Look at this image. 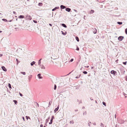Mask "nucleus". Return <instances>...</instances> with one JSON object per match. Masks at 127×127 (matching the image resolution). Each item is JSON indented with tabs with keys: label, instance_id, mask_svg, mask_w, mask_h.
<instances>
[{
	"label": "nucleus",
	"instance_id": "obj_1",
	"mask_svg": "<svg viewBox=\"0 0 127 127\" xmlns=\"http://www.w3.org/2000/svg\"><path fill=\"white\" fill-rule=\"evenodd\" d=\"M25 18L26 20H30L32 19L31 17L29 15H27Z\"/></svg>",
	"mask_w": 127,
	"mask_h": 127
},
{
	"label": "nucleus",
	"instance_id": "obj_2",
	"mask_svg": "<svg viewBox=\"0 0 127 127\" xmlns=\"http://www.w3.org/2000/svg\"><path fill=\"white\" fill-rule=\"evenodd\" d=\"M111 74H113L114 76H116L117 75V72L114 70H111L110 72Z\"/></svg>",
	"mask_w": 127,
	"mask_h": 127
},
{
	"label": "nucleus",
	"instance_id": "obj_3",
	"mask_svg": "<svg viewBox=\"0 0 127 127\" xmlns=\"http://www.w3.org/2000/svg\"><path fill=\"white\" fill-rule=\"evenodd\" d=\"M55 118L54 117V116H52V117L51 118L50 122L49 123V124L50 125H51L52 124V123L53 121V119H54Z\"/></svg>",
	"mask_w": 127,
	"mask_h": 127
},
{
	"label": "nucleus",
	"instance_id": "obj_4",
	"mask_svg": "<svg viewBox=\"0 0 127 127\" xmlns=\"http://www.w3.org/2000/svg\"><path fill=\"white\" fill-rule=\"evenodd\" d=\"M125 121H126V120ZM125 122L122 119H120L118 121V123H119L120 124H124Z\"/></svg>",
	"mask_w": 127,
	"mask_h": 127
},
{
	"label": "nucleus",
	"instance_id": "obj_5",
	"mask_svg": "<svg viewBox=\"0 0 127 127\" xmlns=\"http://www.w3.org/2000/svg\"><path fill=\"white\" fill-rule=\"evenodd\" d=\"M124 38V37L123 36H120L118 38V39L119 41H122Z\"/></svg>",
	"mask_w": 127,
	"mask_h": 127
},
{
	"label": "nucleus",
	"instance_id": "obj_6",
	"mask_svg": "<svg viewBox=\"0 0 127 127\" xmlns=\"http://www.w3.org/2000/svg\"><path fill=\"white\" fill-rule=\"evenodd\" d=\"M65 10L66 11L68 12H70L71 11V9L68 7H66Z\"/></svg>",
	"mask_w": 127,
	"mask_h": 127
},
{
	"label": "nucleus",
	"instance_id": "obj_7",
	"mask_svg": "<svg viewBox=\"0 0 127 127\" xmlns=\"http://www.w3.org/2000/svg\"><path fill=\"white\" fill-rule=\"evenodd\" d=\"M60 8L61 9L65 8H66V6L63 5H62L60 6Z\"/></svg>",
	"mask_w": 127,
	"mask_h": 127
},
{
	"label": "nucleus",
	"instance_id": "obj_8",
	"mask_svg": "<svg viewBox=\"0 0 127 127\" xmlns=\"http://www.w3.org/2000/svg\"><path fill=\"white\" fill-rule=\"evenodd\" d=\"M41 74L40 73H39L37 75V76L39 79H41L42 78V76H41Z\"/></svg>",
	"mask_w": 127,
	"mask_h": 127
},
{
	"label": "nucleus",
	"instance_id": "obj_9",
	"mask_svg": "<svg viewBox=\"0 0 127 127\" xmlns=\"http://www.w3.org/2000/svg\"><path fill=\"white\" fill-rule=\"evenodd\" d=\"M59 7L58 6L56 7H55L54 8H53L52 9V11H55L57 9H59Z\"/></svg>",
	"mask_w": 127,
	"mask_h": 127
},
{
	"label": "nucleus",
	"instance_id": "obj_10",
	"mask_svg": "<svg viewBox=\"0 0 127 127\" xmlns=\"http://www.w3.org/2000/svg\"><path fill=\"white\" fill-rule=\"evenodd\" d=\"M59 107V106L58 105V106L57 107V108H55L54 110V112L55 113L58 110Z\"/></svg>",
	"mask_w": 127,
	"mask_h": 127
},
{
	"label": "nucleus",
	"instance_id": "obj_11",
	"mask_svg": "<svg viewBox=\"0 0 127 127\" xmlns=\"http://www.w3.org/2000/svg\"><path fill=\"white\" fill-rule=\"evenodd\" d=\"M1 68L2 70L4 71H7V70L6 68L3 66H2L1 67Z\"/></svg>",
	"mask_w": 127,
	"mask_h": 127
},
{
	"label": "nucleus",
	"instance_id": "obj_12",
	"mask_svg": "<svg viewBox=\"0 0 127 127\" xmlns=\"http://www.w3.org/2000/svg\"><path fill=\"white\" fill-rule=\"evenodd\" d=\"M50 116H49L48 117V118L46 119V124H45L46 126H47L46 124L49 121V120L50 119Z\"/></svg>",
	"mask_w": 127,
	"mask_h": 127
},
{
	"label": "nucleus",
	"instance_id": "obj_13",
	"mask_svg": "<svg viewBox=\"0 0 127 127\" xmlns=\"http://www.w3.org/2000/svg\"><path fill=\"white\" fill-rule=\"evenodd\" d=\"M61 26H62L63 27H64V28H66L67 27L66 25L64 24V23L61 24Z\"/></svg>",
	"mask_w": 127,
	"mask_h": 127
},
{
	"label": "nucleus",
	"instance_id": "obj_14",
	"mask_svg": "<svg viewBox=\"0 0 127 127\" xmlns=\"http://www.w3.org/2000/svg\"><path fill=\"white\" fill-rule=\"evenodd\" d=\"M25 18V16L24 15H20L19 16V18Z\"/></svg>",
	"mask_w": 127,
	"mask_h": 127
},
{
	"label": "nucleus",
	"instance_id": "obj_15",
	"mask_svg": "<svg viewBox=\"0 0 127 127\" xmlns=\"http://www.w3.org/2000/svg\"><path fill=\"white\" fill-rule=\"evenodd\" d=\"M35 63H36L35 62V61H34L32 62L31 63V65L32 66L33 64H35Z\"/></svg>",
	"mask_w": 127,
	"mask_h": 127
},
{
	"label": "nucleus",
	"instance_id": "obj_16",
	"mask_svg": "<svg viewBox=\"0 0 127 127\" xmlns=\"http://www.w3.org/2000/svg\"><path fill=\"white\" fill-rule=\"evenodd\" d=\"M93 32L94 34H95L97 32V30L95 29H94L93 30Z\"/></svg>",
	"mask_w": 127,
	"mask_h": 127
},
{
	"label": "nucleus",
	"instance_id": "obj_17",
	"mask_svg": "<svg viewBox=\"0 0 127 127\" xmlns=\"http://www.w3.org/2000/svg\"><path fill=\"white\" fill-rule=\"evenodd\" d=\"M94 12V10H91L90 12V14H92Z\"/></svg>",
	"mask_w": 127,
	"mask_h": 127
},
{
	"label": "nucleus",
	"instance_id": "obj_18",
	"mask_svg": "<svg viewBox=\"0 0 127 127\" xmlns=\"http://www.w3.org/2000/svg\"><path fill=\"white\" fill-rule=\"evenodd\" d=\"M61 32H62V34L64 35H65L67 33L66 32H64L63 31H61Z\"/></svg>",
	"mask_w": 127,
	"mask_h": 127
},
{
	"label": "nucleus",
	"instance_id": "obj_19",
	"mask_svg": "<svg viewBox=\"0 0 127 127\" xmlns=\"http://www.w3.org/2000/svg\"><path fill=\"white\" fill-rule=\"evenodd\" d=\"M38 5L40 6H41L43 5V3L42 2H39L38 3Z\"/></svg>",
	"mask_w": 127,
	"mask_h": 127
},
{
	"label": "nucleus",
	"instance_id": "obj_20",
	"mask_svg": "<svg viewBox=\"0 0 127 127\" xmlns=\"http://www.w3.org/2000/svg\"><path fill=\"white\" fill-rule=\"evenodd\" d=\"M75 38L76 39L78 42H79V38L77 36H76Z\"/></svg>",
	"mask_w": 127,
	"mask_h": 127
},
{
	"label": "nucleus",
	"instance_id": "obj_21",
	"mask_svg": "<svg viewBox=\"0 0 127 127\" xmlns=\"http://www.w3.org/2000/svg\"><path fill=\"white\" fill-rule=\"evenodd\" d=\"M117 24L120 25H122V22H117Z\"/></svg>",
	"mask_w": 127,
	"mask_h": 127
},
{
	"label": "nucleus",
	"instance_id": "obj_22",
	"mask_svg": "<svg viewBox=\"0 0 127 127\" xmlns=\"http://www.w3.org/2000/svg\"><path fill=\"white\" fill-rule=\"evenodd\" d=\"M32 75H30L29 76V81L32 78Z\"/></svg>",
	"mask_w": 127,
	"mask_h": 127
},
{
	"label": "nucleus",
	"instance_id": "obj_23",
	"mask_svg": "<svg viewBox=\"0 0 127 127\" xmlns=\"http://www.w3.org/2000/svg\"><path fill=\"white\" fill-rule=\"evenodd\" d=\"M2 20L5 22H7L8 21L6 19H2Z\"/></svg>",
	"mask_w": 127,
	"mask_h": 127
},
{
	"label": "nucleus",
	"instance_id": "obj_24",
	"mask_svg": "<svg viewBox=\"0 0 127 127\" xmlns=\"http://www.w3.org/2000/svg\"><path fill=\"white\" fill-rule=\"evenodd\" d=\"M20 73L24 75H25L26 74V73L25 72H21Z\"/></svg>",
	"mask_w": 127,
	"mask_h": 127
},
{
	"label": "nucleus",
	"instance_id": "obj_25",
	"mask_svg": "<svg viewBox=\"0 0 127 127\" xmlns=\"http://www.w3.org/2000/svg\"><path fill=\"white\" fill-rule=\"evenodd\" d=\"M13 101L14 102L15 104H17V103L18 102L17 101L15 100H13Z\"/></svg>",
	"mask_w": 127,
	"mask_h": 127
},
{
	"label": "nucleus",
	"instance_id": "obj_26",
	"mask_svg": "<svg viewBox=\"0 0 127 127\" xmlns=\"http://www.w3.org/2000/svg\"><path fill=\"white\" fill-rule=\"evenodd\" d=\"M8 86L9 88H12L11 84L10 83H8Z\"/></svg>",
	"mask_w": 127,
	"mask_h": 127
},
{
	"label": "nucleus",
	"instance_id": "obj_27",
	"mask_svg": "<svg viewBox=\"0 0 127 127\" xmlns=\"http://www.w3.org/2000/svg\"><path fill=\"white\" fill-rule=\"evenodd\" d=\"M16 61L17 62V65H18V63L20 62V61H19L17 59H16Z\"/></svg>",
	"mask_w": 127,
	"mask_h": 127
},
{
	"label": "nucleus",
	"instance_id": "obj_28",
	"mask_svg": "<svg viewBox=\"0 0 127 127\" xmlns=\"http://www.w3.org/2000/svg\"><path fill=\"white\" fill-rule=\"evenodd\" d=\"M41 63V61L40 60H39L38 62V64L40 66H41V65H40Z\"/></svg>",
	"mask_w": 127,
	"mask_h": 127
},
{
	"label": "nucleus",
	"instance_id": "obj_29",
	"mask_svg": "<svg viewBox=\"0 0 127 127\" xmlns=\"http://www.w3.org/2000/svg\"><path fill=\"white\" fill-rule=\"evenodd\" d=\"M83 73L84 74H87V72L86 71H84L83 72Z\"/></svg>",
	"mask_w": 127,
	"mask_h": 127
},
{
	"label": "nucleus",
	"instance_id": "obj_30",
	"mask_svg": "<svg viewBox=\"0 0 127 127\" xmlns=\"http://www.w3.org/2000/svg\"><path fill=\"white\" fill-rule=\"evenodd\" d=\"M41 69H45V67L43 65H41Z\"/></svg>",
	"mask_w": 127,
	"mask_h": 127
},
{
	"label": "nucleus",
	"instance_id": "obj_31",
	"mask_svg": "<svg viewBox=\"0 0 127 127\" xmlns=\"http://www.w3.org/2000/svg\"><path fill=\"white\" fill-rule=\"evenodd\" d=\"M81 75V74H80L79 75H78V76H76V77L75 78L76 79H78L80 76Z\"/></svg>",
	"mask_w": 127,
	"mask_h": 127
},
{
	"label": "nucleus",
	"instance_id": "obj_32",
	"mask_svg": "<svg viewBox=\"0 0 127 127\" xmlns=\"http://www.w3.org/2000/svg\"><path fill=\"white\" fill-rule=\"evenodd\" d=\"M100 126L101 127H104V125L103 123H101Z\"/></svg>",
	"mask_w": 127,
	"mask_h": 127
},
{
	"label": "nucleus",
	"instance_id": "obj_33",
	"mask_svg": "<svg viewBox=\"0 0 127 127\" xmlns=\"http://www.w3.org/2000/svg\"><path fill=\"white\" fill-rule=\"evenodd\" d=\"M56 88H57V86L56 85H55L54 89V90H56Z\"/></svg>",
	"mask_w": 127,
	"mask_h": 127
},
{
	"label": "nucleus",
	"instance_id": "obj_34",
	"mask_svg": "<svg viewBox=\"0 0 127 127\" xmlns=\"http://www.w3.org/2000/svg\"><path fill=\"white\" fill-rule=\"evenodd\" d=\"M26 119L27 120H28V118L30 119V117H29V116H26Z\"/></svg>",
	"mask_w": 127,
	"mask_h": 127
},
{
	"label": "nucleus",
	"instance_id": "obj_35",
	"mask_svg": "<svg viewBox=\"0 0 127 127\" xmlns=\"http://www.w3.org/2000/svg\"><path fill=\"white\" fill-rule=\"evenodd\" d=\"M102 104L105 106H106V103L105 102H103H103Z\"/></svg>",
	"mask_w": 127,
	"mask_h": 127
},
{
	"label": "nucleus",
	"instance_id": "obj_36",
	"mask_svg": "<svg viewBox=\"0 0 127 127\" xmlns=\"http://www.w3.org/2000/svg\"><path fill=\"white\" fill-rule=\"evenodd\" d=\"M127 63V62H126V61L125 62H123V64H124L125 65H126Z\"/></svg>",
	"mask_w": 127,
	"mask_h": 127
},
{
	"label": "nucleus",
	"instance_id": "obj_37",
	"mask_svg": "<svg viewBox=\"0 0 127 127\" xmlns=\"http://www.w3.org/2000/svg\"><path fill=\"white\" fill-rule=\"evenodd\" d=\"M125 32L126 34H127V28H126L125 29Z\"/></svg>",
	"mask_w": 127,
	"mask_h": 127
},
{
	"label": "nucleus",
	"instance_id": "obj_38",
	"mask_svg": "<svg viewBox=\"0 0 127 127\" xmlns=\"http://www.w3.org/2000/svg\"><path fill=\"white\" fill-rule=\"evenodd\" d=\"M91 124V122H89L88 123V126L90 127L91 126L90 125Z\"/></svg>",
	"mask_w": 127,
	"mask_h": 127
},
{
	"label": "nucleus",
	"instance_id": "obj_39",
	"mask_svg": "<svg viewBox=\"0 0 127 127\" xmlns=\"http://www.w3.org/2000/svg\"><path fill=\"white\" fill-rule=\"evenodd\" d=\"M70 124H73L74 123V122L73 121H71L70 122Z\"/></svg>",
	"mask_w": 127,
	"mask_h": 127
},
{
	"label": "nucleus",
	"instance_id": "obj_40",
	"mask_svg": "<svg viewBox=\"0 0 127 127\" xmlns=\"http://www.w3.org/2000/svg\"><path fill=\"white\" fill-rule=\"evenodd\" d=\"M125 80L127 81V76H125Z\"/></svg>",
	"mask_w": 127,
	"mask_h": 127
},
{
	"label": "nucleus",
	"instance_id": "obj_41",
	"mask_svg": "<svg viewBox=\"0 0 127 127\" xmlns=\"http://www.w3.org/2000/svg\"><path fill=\"white\" fill-rule=\"evenodd\" d=\"M86 112L85 111V112H84L83 113V115H86Z\"/></svg>",
	"mask_w": 127,
	"mask_h": 127
},
{
	"label": "nucleus",
	"instance_id": "obj_42",
	"mask_svg": "<svg viewBox=\"0 0 127 127\" xmlns=\"http://www.w3.org/2000/svg\"><path fill=\"white\" fill-rule=\"evenodd\" d=\"M73 60L74 59H72L70 60L69 61V62H72L73 61Z\"/></svg>",
	"mask_w": 127,
	"mask_h": 127
},
{
	"label": "nucleus",
	"instance_id": "obj_43",
	"mask_svg": "<svg viewBox=\"0 0 127 127\" xmlns=\"http://www.w3.org/2000/svg\"><path fill=\"white\" fill-rule=\"evenodd\" d=\"M79 47L77 46V48L76 49V50H77V51H79Z\"/></svg>",
	"mask_w": 127,
	"mask_h": 127
},
{
	"label": "nucleus",
	"instance_id": "obj_44",
	"mask_svg": "<svg viewBox=\"0 0 127 127\" xmlns=\"http://www.w3.org/2000/svg\"><path fill=\"white\" fill-rule=\"evenodd\" d=\"M19 94L21 96H23L22 94L21 93H20V92L19 93Z\"/></svg>",
	"mask_w": 127,
	"mask_h": 127
},
{
	"label": "nucleus",
	"instance_id": "obj_45",
	"mask_svg": "<svg viewBox=\"0 0 127 127\" xmlns=\"http://www.w3.org/2000/svg\"><path fill=\"white\" fill-rule=\"evenodd\" d=\"M33 21L35 23H37V21L36 20H34Z\"/></svg>",
	"mask_w": 127,
	"mask_h": 127
},
{
	"label": "nucleus",
	"instance_id": "obj_46",
	"mask_svg": "<svg viewBox=\"0 0 127 127\" xmlns=\"http://www.w3.org/2000/svg\"><path fill=\"white\" fill-rule=\"evenodd\" d=\"M59 67H60L61 66V64L60 63H59Z\"/></svg>",
	"mask_w": 127,
	"mask_h": 127
},
{
	"label": "nucleus",
	"instance_id": "obj_47",
	"mask_svg": "<svg viewBox=\"0 0 127 127\" xmlns=\"http://www.w3.org/2000/svg\"><path fill=\"white\" fill-rule=\"evenodd\" d=\"M22 118L23 120L24 121H25V118H24V117H23Z\"/></svg>",
	"mask_w": 127,
	"mask_h": 127
},
{
	"label": "nucleus",
	"instance_id": "obj_48",
	"mask_svg": "<svg viewBox=\"0 0 127 127\" xmlns=\"http://www.w3.org/2000/svg\"><path fill=\"white\" fill-rule=\"evenodd\" d=\"M73 10H74L75 12H78V11H77V10H76V9H74Z\"/></svg>",
	"mask_w": 127,
	"mask_h": 127
},
{
	"label": "nucleus",
	"instance_id": "obj_49",
	"mask_svg": "<svg viewBox=\"0 0 127 127\" xmlns=\"http://www.w3.org/2000/svg\"><path fill=\"white\" fill-rule=\"evenodd\" d=\"M40 127H43V125L42 124H41L40 125Z\"/></svg>",
	"mask_w": 127,
	"mask_h": 127
},
{
	"label": "nucleus",
	"instance_id": "obj_50",
	"mask_svg": "<svg viewBox=\"0 0 127 127\" xmlns=\"http://www.w3.org/2000/svg\"><path fill=\"white\" fill-rule=\"evenodd\" d=\"M36 105L37 106H38V107H39V104L37 103H36Z\"/></svg>",
	"mask_w": 127,
	"mask_h": 127
},
{
	"label": "nucleus",
	"instance_id": "obj_51",
	"mask_svg": "<svg viewBox=\"0 0 127 127\" xmlns=\"http://www.w3.org/2000/svg\"><path fill=\"white\" fill-rule=\"evenodd\" d=\"M82 103V101H81L79 103V104H80V103Z\"/></svg>",
	"mask_w": 127,
	"mask_h": 127
},
{
	"label": "nucleus",
	"instance_id": "obj_52",
	"mask_svg": "<svg viewBox=\"0 0 127 127\" xmlns=\"http://www.w3.org/2000/svg\"><path fill=\"white\" fill-rule=\"evenodd\" d=\"M13 13L14 14H15L16 13V12H15L14 11L13 12Z\"/></svg>",
	"mask_w": 127,
	"mask_h": 127
},
{
	"label": "nucleus",
	"instance_id": "obj_53",
	"mask_svg": "<svg viewBox=\"0 0 127 127\" xmlns=\"http://www.w3.org/2000/svg\"><path fill=\"white\" fill-rule=\"evenodd\" d=\"M49 25L50 26H52V25L51 24H49Z\"/></svg>",
	"mask_w": 127,
	"mask_h": 127
},
{
	"label": "nucleus",
	"instance_id": "obj_54",
	"mask_svg": "<svg viewBox=\"0 0 127 127\" xmlns=\"http://www.w3.org/2000/svg\"><path fill=\"white\" fill-rule=\"evenodd\" d=\"M119 127L117 125V124H116V127Z\"/></svg>",
	"mask_w": 127,
	"mask_h": 127
},
{
	"label": "nucleus",
	"instance_id": "obj_55",
	"mask_svg": "<svg viewBox=\"0 0 127 127\" xmlns=\"http://www.w3.org/2000/svg\"><path fill=\"white\" fill-rule=\"evenodd\" d=\"M93 124L94 125H96V123H93Z\"/></svg>",
	"mask_w": 127,
	"mask_h": 127
},
{
	"label": "nucleus",
	"instance_id": "obj_56",
	"mask_svg": "<svg viewBox=\"0 0 127 127\" xmlns=\"http://www.w3.org/2000/svg\"><path fill=\"white\" fill-rule=\"evenodd\" d=\"M51 104V103H50V102H49V105H50Z\"/></svg>",
	"mask_w": 127,
	"mask_h": 127
},
{
	"label": "nucleus",
	"instance_id": "obj_57",
	"mask_svg": "<svg viewBox=\"0 0 127 127\" xmlns=\"http://www.w3.org/2000/svg\"><path fill=\"white\" fill-rule=\"evenodd\" d=\"M12 20H9V21H8L9 22H11L12 21Z\"/></svg>",
	"mask_w": 127,
	"mask_h": 127
},
{
	"label": "nucleus",
	"instance_id": "obj_58",
	"mask_svg": "<svg viewBox=\"0 0 127 127\" xmlns=\"http://www.w3.org/2000/svg\"><path fill=\"white\" fill-rule=\"evenodd\" d=\"M78 109H76V110H75V111L76 112V111H78Z\"/></svg>",
	"mask_w": 127,
	"mask_h": 127
},
{
	"label": "nucleus",
	"instance_id": "obj_59",
	"mask_svg": "<svg viewBox=\"0 0 127 127\" xmlns=\"http://www.w3.org/2000/svg\"><path fill=\"white\" fill-rule=\"evenodd\" d=\"M90 99H91V100H93V99H92L91 98H90Z\"/></svg>",
	"mask_w": 127,
	"mask_h": 127
},
{
	"label": "nucleus",
	"instance_id": "obj_60",
	"mask_svg": "<svg viewBox=\"0 0 127 127\" xmlns=\"http://www.w3.org/2000/svg\"><path fill=\"white\" fill-rule=\"evenodd\" d=\"M118 60H116L115 61L117 63L118 62Z\"/></svg>",
	"mask_w": 127,
	"mask_h": 127
},
{
	"label": "nucleus",
	"instance_id": "obj_61",
	"mask_svg": "<svg viewBox=\"0 0 127 127\" xmlns=\"http://www.w3.org/2000/svg\"><path fill=\"white\" fill-rule=\"evenodd\" d=\"M82 109H84V108H85V107L84 106H83L82 108Z\"/></svg>",
	"mask_w": 127,
	"mask_h": 127
},
{
	"label": "nucleus",
	"instance_id": "obj_62",
	"mask_svg": "<svg viewBox=\"0 0 127 127\" xmlns=\"http://www.w3.org/2000/svg\"><path fill=\"white\" fill-rule=\"evenodd\" d=\"M115 118H116V114H115Z\"/></svg>",
	"mask_w": 127,
	"mask_h": 127
},
{
	"label": "nucleus",
	"instance_id": "obj_63",
	"mask_svg": "<svg viewBox=\"0 0 127 127\" xmlns=\"http://www.w3.org/2000/svg\"><path fill=\"white\" fill-rule=\"evenodd\" d=\"M95 103H97V101H96V100H95Z\"/></svg>",
	"mask_w": 127,
	"mask_h": 127
},
{
	"label": "nucleus",
	"instance_id": "obj_64",
	"mask_svg": "<svg viewBox=\"0 0 127 127\" xmlns=\"http://www.w3.org/2000/svg\"><path fill=\"white\" fill-rule=\"evenodd\" d=\"M79 101V100L78 99H77V102H78Z\"/></svg>",
	"mask_w": 127,
	"mask_h": 127
}]
</instances>
